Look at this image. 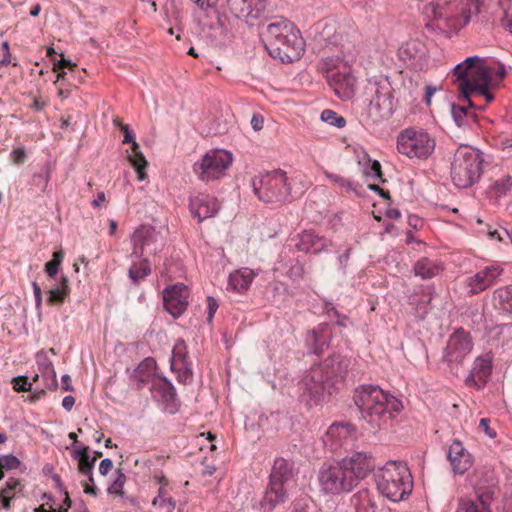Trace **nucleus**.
I'll return each mask as SVG.
<instances>
[{"label":"nucleus","instance_id":"nucleus-54","mask_svg":"<svg viewBox=\"0 0 512 512\" xmlns=\"http://www.w3.org/2000/svg\"><path fill=\"white\" fill-rule=\"evenodd\" d=\"M122 131L124 133L123 142L132 143V154L130 156L142 154L139 144L135 141V134L129 129L128 125H123Z\"/></svg>","mask_w":512,"mask_h":512},{"label":"nucleus","instance_id":"nucleus-41","mask_svg":"<svg viewBox=\"0 0 512 512\" xmlns=\"http://www.w3.org/2000/svg\"><path fill=\"white\" fill-rule=\"evenodd\" d=\"M323 173L325 177L334 185L344 189L347 192H353L356 195L361 194L362 186L359 184V182L349 178H344L338 174L331 173L327 170H325Z\"/></svg>","mask_w":512,"mask_h":512},{"label":"nucleus","instance_id":"nucleus-62","mask_svg":"<svg viewBox=\"0 0 512 512\" xmlns=\"http://www.w3.org/2000/svg\"><path fill=\"white\" fill-rule=\"evenodd\" d=\"M490 420L488 418L480 419L479 426L483 429V431L491 438L496 436V433L489 426Z\"/></svg>","mask_w":512,"mask_h":512},{"label":"nucleus","instance_id":"nucleus-20","mask_svg":"<svg viewBox=\"0 0 512 512\" xmlns=\"http://www.w3.org/2000/svg\"><path fill=\"white\" fill-rule=\"evenodd\" d=\"M189 289L182 283H177L163 291V302L166 311L174 318L180 317L188 306Z\"/></svg>","mask_w":512,"mask_h":512},{"label":"nucleus","instance_id":"nucleus-10","mask_svg":"<svg viewBox=\"0 0 512 512\" xmlns=\"http://www.w3.org/2000/svg\"><path fill=\"white\" fill-rule=\"evenodd\" d=\"M368 113L377 122L389 118L394 112L392 88L387 80L369 79L364 88Z\"/></svg>","mask_w":512,"mask_h":512},{"label":"nucleus","instance_id":"nucleus-58","mask_svg":"<svg viewBox=\"0 0 512 512\" xmlns=\"http://www.w3.org/2000/svg\"><path fill=\"white\" fill-rule=\"evenodd\" d=\"M32 289H33V294H34V298H35L36 309L40 311L41 305H42V291H41V287L38 285V283L36 281H33L32 282Z\"/></svg>","mask_w":512,"mask_h":512},{"label":"nucleus","instance_id":"nucleus-39","mask_svg":"<svg viewBox=\"0 0 512 512\" xmlns=\"http://www.w3.org/2000/svg\"><path fill=\"white\" fill-rule=\"evenodd\" d=\"M493 301L496 308L504 313L512 314V285L496 289Z\"/></svg>","mask_w":512,"mask_h":512},{"label":"nucleus","instance_id":"nucleus-13","mask_svg":"<svg viewBox=\"0 0 512 512\" xmlns=\"http://www.w3.org/2000/svg\"><path fill=\"white\" fill-rule=\"evenodd\" d=\"M481 22L499 23L512 33V0H467Z\"/></svg>","mask_w":512,"mask_h":512},{"label":"nucleus","instance_id":"nucleus-49","mask_svg":"<svg viewBox=\"0 0 512 512\" xmlns=\"http://www.w3.org/2000/svg\"><path fill=\"white\" fill-rule=\"evenodd\" d=\"M512 188V177L509 175L503 176L496 180L492 185V191L498 196H505L507 192Z\"/></svg>","mask_w":512,"mask_h":512},{"label":"nucleus","instance_id":"nucleus-18","mask_svg":"<svg viewBox=\"0 0 512 512\" xmlns=\"http://www.w3.org/2000/svg\"><path fill=\"white\" fill-rule=\"evenodd\" d=\"M472 350L471 339L464 330H456L449 338L443 359L449 364H460Z\"/></svg>","mask_w":512,"mask_h":512},{"label":"nucleus","instance_id":"nucleus-17","mask_svg":"<svg viewBox=\"0 0 512 512\" xmlns=\"http://www.w3.org/2000/svg\"><path fill=\"white\" fill-rule=\"evenodd\" d=\"M356 439V429L348 422L331 424L323 439L324 445L331 451H337L351 445Z\"/></svg>","mask_w":512,"mask_h":512},{"label":"nucleus","instance_id":"nucleus-4","mask_svg":"<svg viewBox=\"0 0 512 512\" xmlns=\"http://www.w3.org/2000/svg\"><path fill=\"white\" fill-rule=\"evenodd\" d=\"M494 66L477 55L469 56L457 64L452 73L453 81L457 84L463 99L473 106L470 97L482 96L489 103L494 99L488 86L493 75Z\"/></svg>","mask_w":512,"mask_h":512},{"label":"nucleus","instance_id":"nucleus-3","mask_svg":"<svg viewBox=\"0 0 512 512\" xmlns=\"http://www.w3.org/2000/svg\"><path fill=\"white\" fill-rule=\"evenodd\" d=\"M426 28L446 36L457 34L474 14L467 0H435L424 6Z\"/></svg>","mask_w":512,"mask_h":512},{"label":"nucleus","instance_id":"nucleus-47","mask_svg":"<svg viewBox=\"0 0 512 512\" xmlns=\"http://www.w3.org/2000/svg\"><path fill=\"white\" fill-rule=\"evenodd\" d=\"M63 259L64 254L62 251H55L53 253L52 260L45 264V272L49 278L54 279L56 277Z\"/></svg>","mask_w":512,"mask_h":512},{"label":"nucleus","instance_id":"nucleus-7","mask_svg":"<svg viewBox=\"0 0 512 512\" xmlns=\"http://www.w3.org/2000/svg\"><path fill=\"white\" fill-rule=\"evenodd\" d=\"M482 163L483 158L477 149L467 145L459 146L451 163V177L455 186H472L480 177Z\"/></svg>","mask_w":512,"mask_h":512},{"label":"nucleus","instance_id":"nucleus-44","mask_svg":"<svg viewBox=\"0 0 512 512\" xmlns=\"http://www.w3.org/2000/svg\"><path fill=\"white\" fill-rule=\"evenodd\" d=\"M473 106H469V103L467 102V106L464 105H457L452 104L451 105V114L455 121V123L460 127L463 125H466V119L468 117L473 116L472 108Z\"/></svg>","mask_w":512,"mask_h":512},{"label":"nucleus","instance_id":"nucleus-5","mask_svg":"<svg viewBox=\"0 0 512 512\" xmlns=\"http://www.w3.org/2000/svg\"><path fill=\"white\" fill-rule=\"evenodd\" d=\"M266 49L282 62L298 60L304 51V40L292 22L276 18L261 32Z\"/></svg>","mask_w":512,"mask_h":512},{"label":"nucleus","instance_id":"nucleus-28","mask_svg":"<svg viewBox=\"0 0 512 512\" xmlns=\"http://www.w3.org/2000/svg\"><path fill=\"white\" fill-rule=\"evenodd\" d=\"M447 457L454 474L463 475L473 464L472 455L458 440L453 441L450 445Z\"/></svg>","mask_w":512,"mask_h":512},{"label":"nucleus","instance_id":"nucleus-12","mask_svg":"<svg viewBox=\"0 0 512 512\" xmlns=\"http://www.w3.org/2000/svg\"><path fill=\"white\" fill-rule=\"evenodd\" d=\"M320 491L327 495H340L350 492L357 483L339 461L336 464L325 463L318 472Z\"/></svg>","mask_w":512,"mask_h":512},{"label":"nucleus","instance_id":"nucleus-21","mask_svg":"<svg viewBox=\"0 0 512 512\" xmlns=\"http://www.w3.org/2000/svg\"><path fill=\"white\" fill-rule=\"evenodd\" d=\"M503 269L498 264L486 266L465 280V288L469 295L478 294L492 286L502 274Z\"/></svg>","mask_w":512,"mask_h":512},{"label":"nucleus","instance_id":"nucleus-35","mask_svg":"<svg viewBox=\"0 0 512 512\" xmlns=\"http://www.w3.org/2000/svg\"><path fill=\"white\" fill-rule=\"evenodd\" d=\"M254 277L253 270L241 268L229 275L228 288L236 292H243L249 288Z\"/></svg>","mask_w":512,"mask_h":512},{"label":"nucleus","instance_id":"nucleus-59","mask_svg":"<svg viewBox=\"0 0 512 512\" xmlns=\"http://www.w3.org/2000/svg\"><path fill=\"white\" fill-rule=\"evenodd\" d=\"M11 156L16 164H21L24 162V159L26 157L25 149L22 147H17L13 149L11 152Z\"/></svg>","mask_w":512,"mask_h":512},{"label":"nucleus","instance_id":"nucleus-11","mask_svg":"<svg viewBox=\"0 0 512 512\" xmlns=\"http://www.w3.org/2000/svg\"><path fill=\"white\" fill-rule=\"evenodd\" d=\"M231 152L224 149H211L193 164V172L204 183L222 178L232 164Z\"/></svg>","mask_w":512,"mask_h":512},{"label":"nucleus","instance_id":"nucleus-56","mask_svg":"<svg viewBox=\"0 0 512 512\" xmlns=\"http://www.w3.org/2000/svg\"><path fill=\"white\" fill-rule=\"evenodd\" d=\"M14 382V390L17 392L28 391L32 387V382L28 380L26 376H20L13 379Z\"/></svg>","mask_w":512,"mask_h":512},{"label":"nucleus","instance_id":"nucleus-33","mask_svg":"<svg viewBox=\"0 0 512 512\" xmlns=\"http://www.w3.org/2000/svg\"><path fill=\"white\" fill-rule=\"evenodd\" d=\"M350 506L353 512H376L375 496L367 489H362L350 498Z\"/></svg>","mask_w":512,"mask_h":512},{"label":"nucleus","instance_id":"nucleus-43","mask_svg":"<svg viewBox=\"0 0 512 512\" xmlns=\"http://www.w3.org/2000/svg\"><path fill=\"white\" fill-rule=\"evenodd\" d=\"M50 178V166L49 164H46L40 169V171L33 174L31 184L41 193H44L47 190Z\"/></svg>","mask_w":512,"mask_h":512},{"label":"nucleus","instance_id":"nucleus-40","mask_svg":"<svg viewBox=\"0 0 512 512\" xmlns=\"http://www.w3.org/2000/svg\"><path fill=\"white\" fill-rule=\"evenodd\" d=\"M140 261L133 262L128 269L130 281L137 285L151 273V265L146 257L139 258Z\"/></svg>","mask_w":512,"mask_h":512},{"label":"nucleus","instance_id":"nucleus-16","mask_svg":"<svg viewBox=\"0 0 512 512\" xmlns=\"http://www.w3.org/2000/svg\"><path fill=\"white\" fill-rule=\"evenodd\" d=\"M326 78L329 86L340 99L349 100L354 96L356 78L348 66H343L342 70L329 69Z\"/></svg>","mask_w":512,"mask_h":512},{"label":"nucleus","instance_id":"nucleus-37","mask_svg":"<svg viewBox=\"0 0 512 512\" xmlns=\"http://www.w3.org/2000/svg\"><path fill=\"white\" fill-rule=\"evenodd\" d=\"M56 280L54 287L48 290L47 301L50 304H62L70 293V287L68 285V278L61 275Z\"/></svg>","mask_w":512,"mask_h":512},{"label":"nucleus","instance_id":"nucleus-53","mask_svg":"<svg viewBox=\"0 0 512 512\" xmlns=\"http://www.w3.org/2000/svg\"><path fill=\"white\" fill-rule=\"evenodd\" d=\"M364 174L369 180L381 179V165L378 161H371L367 159L366 166L364 167Z\"/></svg>","mask_w":512,"mask_h":512},{"label":"nucleus","instance_id":"nucleus-9","mask_svg":"<svg viewBox=\"0 0 512 512\" xmlns=\"http://www.w3.org/2000/svg\"><path fill=\"white\" fill-rule=\"evenodd\" d=\"M397 150L409 159L427 160L436 147L435 138L423 128L409 127L397 136Z\"/></svg>","mask_w":512,"mask_h":512},{"label":"nucleus","instance_id":"nucleus-8","mask_svg":"<svg viewBox=\"0 0 512 512\" xmlns=\"http://www.w3.org/2000/svg\"><path fill=\"white\" fill-rule=\"evenodd\" d=\"M251 186L255 196L266 204H281L291 198L287 174L280 169L255 176Z\"/></svg>","mask_w":512,"mask_h":512},{"label":"nucleus","instance_id":"nucleus-22","mask_svg":"<svg viewBox=\"0 0 512 512\" xmlns=\"http://www.w3.org/2000/svg\"><path fill=\"white\" fill-rule=\"evenodd\" d=\"M152 398L163 405V409L173 413L177 404L176 389L168 378L163 376L155 377L151 384Z\"/></svg>","mask_w":512,"mask_h":512},{"label":"nucleus","instance_id":"nucleus-15","mask_svg":"<svg viewBox=\"0 0 512 512\" xmlns=\"http://www.w3.org/2000/svg\"><path fill=\"white\" fill-rule=\"evenodd\" d=\"M160 234L152 226L142 225L131 236L133 244L132 257L142 258L145 255H154L159 251Z\"/></svg>","mask_w":512,"mask_h":512},{"label":"nucleus","instance_id":"nucleus-26","mask_svg":"<svg viewBox=\"0 0 512 512\" xmlns=\"http://www.w3.org/2000/svg\"><path fill=\"white\" fill-rule=\"evenodd\" d=\"M492 358L489 356H478L473 363L471 372L465 382L470 387L482 389L488 383L492 373Z\"/></svg>","mask_w":512,"mask_h":512},{"label":"nucleus","instance_id":"nucleus-23","mask_svg":"<svg viewBox=\"0 0 512 512\" xmlns=\"http://www.w3.org/2000/svg\"><path fill=\"white\" fill-rule=\"evenodd\" d=\"M340 462L347 468L357 484L367 477L375 467L372 455L363 451L355 452L351 456L343 458Z\"/></svg>","mask_w":512,"mask_h":512},{"label":"nucleus","instance_id":"nucleus-19","mask_svg":"<svg viewBox=\"0 0 512 512\" xmlns=\"http://www.w3.org/2000/svg\"><path fill=\"white\" fill-rule=\"evenodd\" d=\"M399 59L415 70H421L427 63L428 50L424 42L411 39L398 49Z\"/></svg>","mask_w":512,"mask_h":512},{"label":"nucleus","instance_id":"nucleus-60","mask_svg":"<svg viewBox=\"0 0 512 512\" xmlns=\"http://www.w3.org/2000/svg\"><path fill=\"white\" fill-rule=\"evenodd\" d=\"M75 66H76L75 63L71 62L70 60L65 59L63 57V55H61V60H59L57 63L54 64L53 70L54 71H61L64 68L72 69Z\"/></svg>","mask_w":512,"mask_h":512},{"label":"nucleus","instance_id":"nucleus-46","mask_svg":"<svg viewBox=\"0 0 512 512\" xmlns=\"http://www.w3.org/2000/svg\"><path fill=\"white\" fill-rule=\"evenodd\" d=\"M320 119L336 128H343L346 125V120L344 117L338 115L335 111L331 109H325L321 112Z\"/></svg>","mask_w":512,"mask_h":512},{"label":"nucleus","instance_id":"nucleus-61","mask_svg":"<svg viewBox=\"0 0 512 512\" xmlns=\"http://www.w3.org/2000/svg\"><path fill=\"white\" fill-rule=\"evenodd\" d=\"M113 468V462L109 458L103 459L99 464V473L106 476Z\"/></svg>","mask_w":512,"mask_h":512},{"label":"nucleus","instance_id":"nucleus-63","mask_svg":"<svg viewBox=\"0 0 512 512\" xmlns=\"http://www.w3.org/2000/svg\"><path fill=\"white\" fill-rule=\"evenodd\" d=\"M251 126L255 131H259L263 128V118L259 115H253L251 119Z\"/></svg>","mask_w":512,"mask_h":512},{"label":"nucleus","instance_id":"nucleus-45","mask_svg":"<svg viewBox=\"0 0 512 512\" xmlns=\"http://www.w3.org/2000/svg\"><path fill=\"white\" fill-rule=\"evenodd\" d=\"M170 368L176 374V378L179 383L184 385L192 383L193 371L188 362L179 365H170Z\"/></svg>","mask_w":512,"mask_h":512},{"label":"nucleus","instance_id":"nucleus-14","mask_svg":"<svg viewBox=\"0 0 512 512\" xmlns=\"http://www.w3.org/2000/svg\"><path fill=\"white\" fill-rule=\"evenodd\" d=\"M231 13L248 25H255L268 15V0H227Z\"/></svg>","mask_w":512,"mask_h":512},{"label":"nucleus","instance_id":"nucleus-32","mask_svg":"<svg viewBox=\"0 0 512 512\" xmlns=\"http://www.w3.org/2000/svg\"><path fill=\"white\" fill-rule=\"evenodd\" d=\"M330 245L331 242L328 239L319 237L312 231H304L299 236L296 248L298 251L318 254L322 251L328 250Z\"/></svg>","mask_w":512,"mask_h":512},{"label":"nucleus","instance_id":"nucleus-64","mask_svg":"<svg viewBox=\"0 0 512 512\" xmlns=\"http://www.w3.org/2000/svg\"><path fill=\"white\" fill-rule=\"evenodd\" d=\"M499 145L502 149L512 148V133L500 138Z\"/></svg>","mask_w":512,"mask_h":512},{"label":"nucleus","instance_id":"nucleus-48","mask_svg":"<svg viewBox=\"0 0 512 512\" xmlns=\"http://www.w3.org/2000/svg\"><path fill=\"white\" fill-rule=\"evenodd\" d=\"M128 159L137 172V179L139 181H144L147 178V174L145 172L147 161L144 155L140 154L136 156H129Z\"/></svg>","mask_w":512,"mask_h":512},{"label":"nucleus","instance_id":"nucleus-24","mask_svg":"<svg viewBox=\"0 0 512 512\" xmlns=\"http://www.w3.org/2000/svg\"><path fill=\"white\" fill-rule=\"evenodd\" d=\"M220 209V204L216 197L197 193L189 197V210L198 222L214 217Z\"/></svg>","mask_w":512,"mask_h":512},{"label":"nucleus","instance_id":"nucleus-57","mask_svg":"<svg viewBox=\"0 0 512 512\" xmlns=\"http://www.w3.org/2000/svg\"><path fill=\"white\" fill-rule=\"evenodd\" d=\"M207 306H208L207 321L209 323H211L214 318V315L218 309V302L212 296H208L207 297Z\"/></svg>","mask_w":512,"mask_h":512},{"label":"nucleus","instance_id":"nucleus-27","mask_svg":"<svg viewBox=\"0 0 512 512\" xmlns=\"http://www.w3.org/2000/svg\"><path fill=\"white\" fill-rule=\"evenodd\" d=\"M331 338L332 326L328 323H321L307 332L305 344L313 354H321L328 348Z\"/></svg>","mask_w":512,"mask_h":512},{"label":"nucleus","instance_id":"nucleus-25","mask_svg":"<svg viewBox=\"0 0 512 512\" xmlns=\"http://www.w3.org/2000/svg\"><path fill=\"white\" fill-rule=\"evenodd\" d=\"M493 492L477 489L473 495L459 499L456 512H491Z\"/></svg>","mask_w":512,"mask_h":512},{"label":"nucleus","instance_id":"nucleus-6","mask_svg":"<svg viewBox=\"0 0 512 512\" xmlns=\"http://www.w3.org/2000/svg\"><path fill=\"white\" fill-rule=\"evenodd\" d=\"M378 491L387 499L399 502L413 490V477L403 462L389 461L376 475Z\"/></svg>","mask_w":512,"mask_h":512},{"label":"nucleus","instance_id":"nucleus-34","mask_svg":"<svg viewBox=\"0 0 512 512\" xmlns=\"http://www.w3.org/2000/svg\"><path fill=\"white\" fill-rule=\"evenodd\" d=\"M413 271L415 276L427 280L439 275L443 271V266L438 260L423 257L415 263Z\"/></svg>","mask_w":512,"mask_h":512},{"label":"nucleus","instance_id":"nucleus-36","mask_svg":"<svg viewBox=\"0 0 512 512\" xmlns=\"http://www.w3.org/2000/svg\"><path fill=\"white\" fill-rule=\"evenodd\" d=\"M24 486L16 478H9L5 486L0 490V509L10 510L11 501L22 493Z\"/></svg>","mask_w":512,"mask_h":512},{"label":"nucleus","instance_id":"nucleus-42","mask_svg":"<svg viewBox=\"0 0 512 512\" xmlns=\"http://www.w3.org/2000/svg\"><path fill=\"white\" fill-rule=\"evenodd\" d=\"M320 41L325 42L327 45H338L342 40V36L336 31V24L334 22L325 23L319 31Z\"/></svg>","mask_w":512,"mask_h":512},{"label":"nucleus","instance_id":"nucleus-29","mask_svg":"<svg viewBox=\"0 0 512 512\" xmlns=\"http://www.w3.org/2000/svg\"><path fill=\"white\" fill-rule=\"evenodd\" d=\"M288 499L287 488L269 481L264 495L259 503L262 512H272L278 505Z\"/></svg>","mask_w":512,"mask_h":512},{"label":"nucleus","instance_id":"nucleus-52","mask_svg":"<svg viewBox=\"0 0 512 512\" xmlns=\"http://www.w3.org/2000/svg\"><path fill=\"white\" fill-rule=\"evenodd\" d=\"M317 506L315 503L305 497L294 501L292 512H317Z\"/></svg>","mask_w":512,"mask_h":512},{"label":"nucleus","instance_id":"nucleus-38","mask_svg":"<svg viewBox=\"0 0 512 512\" xmlns=\"http://www.w3.org/2000/svg\"><path fill=\"white\" fill-rule=\"evenodd\" d=\"M75 457L79 459V471L88 478V482L93 484V470L96 457H91L89 448L81 445L80 450L75 451Z\"/></svg>","mask_w":512,"mask_h":512},{"label":"nucleus","instance_id":"nucleus-31","mask_svg":"<svg viewBox=\"0 0 512 512\" xmlns=\"http://www.w3.org/2000/svg\"><path fill=\"white\" fill-rule=\"evenodd\" d=\"M38 373L33 377V382H41V392L44 388L53 390L57 387L56 372L52 362L45 355L37 356Z\"/></svg>","mask_w":512,"mask_h":512},{"label":"nucleus","instance_id":"nucleus-1","mask_svg":"<svg viewBox=\"0 0 512 512\" xmlns=\"http://www.w3.org/2000/svg\"><path fill=\"white\" fill-rule=\"evenodd\" d=\"M349 366L350 359L341 355H332L313 365L302 378L304 394L314 403L331 395L343 385Z\"/></svg>","mask_w":512,"mask_h":512},{"label":"nucleus","instance_id":"nucleus-51","mask_svg":"<svg viewBox=\"0 0 512 512\" xmlns=\"http://www.w3.org/2000/svg\"><path fill=\"white\" fill-rule=\"evenodd\" d=\"M125 482H126L125 474L121 470H117L116 478L114 479L113 483L107 489L108 494L122 496Z\"/></svg>","mask_w":512,"mask_h":512},{"label":"nucleus","instance_id":"nucleus-50","mask_svg":"<svg viewBox=\"0 0 512 512\" xmlns=\"http://www.w3.org/2000/svg\"><path fill=\"white\" fill-rule=\"evenodd\" d=\"M186 362L188 361L185 343L184 341H178L172 350L170 365H179Z\"/></svg>","mask_w":512,"mask_h":512},{"label":"nucleus","instance_id":"nucleus-2","mask_svg":"<svg viewBox=\"0 0 512 512\" xmlns=\"http://www.w3.org/2000/svg\"><path fill=\"white\" fill-rule=\"evenodd\" d=\"M361 417L371 429L381 428L403 409L401 400L378 385H361L354 394Z\"/></svg>","mask_w":512,"mask_h":512},{"label":"nucleus","instance_id":"nucleus-30","mask_svg":"<svg viewBox=\"0 0 512 512\" xmlns=\"http://www.w3.org/2000/svg\"><path fill=\"white\" fill-rule=\"evenodd\" d=\"M296 475L297 472L294 468L293 462L282 457H278L274 461L269 481L287 488L289 483L294 481Z\"/></svg>","mask_w":512,"mask_h":512},{"label":"nucleus","instance_id":"nucleus-55","mask_svg":"<svg viewBox=\"0 0 512 512\" xmlns=\"http://www.w3.org/2000/svg\"><path fill=\"white\" fill-rule=\"evenodd\" d=\"M20 460L14 455H0V468L5 470H15L20 466Z\"/></svg>","mask_w":512,"mask_h":512}]
</instances>
